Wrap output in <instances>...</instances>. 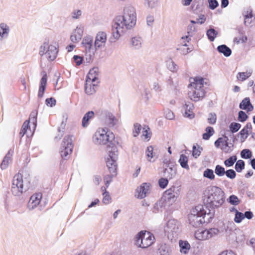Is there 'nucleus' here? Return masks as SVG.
I'll use <instances>...</instances> for the list:
<instances>
[{"mask_svg":"<svg viewBox=\"0 0 255 255\" xmlns=\"http://www.w3.org/2000/svg\"><path fill=\"white\" fill-rule=\"evenodd\" d=\"M225 168L221 165H217L215 168V174L219 177L223 176L225 175Z\"/></svg>","mask_w":255,"mask_h":255,"instance_id":"obj_46","label":"nucleus"},{"mask_svg":"<svg viewBox=\"0 0 255 255\" xmlns=\"http://www.w3.org/2000/svg\"><path fill=\"white\" fill-rule=\"evenodd\" d=\"M244 22L246 26L251 27L255 24V17L253 16L247 19L245 18Z\"/></svg>","mask_w":255,"mask_h":255,"instance_id":"obj_53","label":"nucleus"},{"mask_svg":"<svg viewBox=\"0 0 255 255\" xmlns=\"http://www.w3.org/2000/svg\"><path fill=\"white\" fill-rule=\"evenodd\" d=\"M83 12L80 9H75L70 13L71 17L74 19H79L82 15Z\"/></svg>","mask_w":255,"mask_h":255,"instance_id":"obj_45","label":"nucleus"},{"mask_svg":"<svg viewBox=\"0 0 255 255\" xmlns=\"http://www.w3.org/2000/svg\"><path fill=\"white\" fill-rule=\"evenodd\" d=\"M248 118V116L244 111H241L238 114V120L241 122H245Z\"/></svg>","mask_w":255,"mask_h":255,"instance_id":"obj_60","label":"nucleus"},{"mask_svg":"<svg viewBox=\"0 0 255 255\" xmlns=\"http://www.w3.org/2000/svg\"><path fill=\"white\" fill-rule=\"evenodd\" d=\"M47 85V75L45 73L41 78L40 81V85L38 93V97L41 98L43 97L44 91Z\"/></svg>","mask_w":255,"mask_h":255,"instance_id":"obj_23","label":"nucleus"},{"mask_svg":"<svg viewBox=\"0 0 255 255\" xmlns=\"http://www.w3.org/2000/svg\"><path fill=\"white\" fill-rule=\"evenodd\" d=\"M171 252V247L166 244H161L158 249L159 255H170Z\"/></svg>","mask_w":255,"mask_h":255,"instance_id":"obj_27","label":"nucleus"},{"mask_svg":"<svg viewBox=\"0 0 255 255\" xmlns=\"http://www.w3.org/2000/svg\"><path fill=\"white\" fill-rule=\"evenodd\" d=\"M168 180L166 178H161L158 181V184L160 188H165L168 185Z\"/></svg>","mask_w":255,"mask_h":255,"instance_id":"obj_63","label":"nucleus"},{"mask_svg":"<svg viewBox=\"0 0 255 255\" xmlns=\"http://www.w3.org/2000/svg\"><path fill=\"white\" fill-rule=\"evenodd\" d=\"M141 130V125L138 123L134 125V128L133 129V135L134 137H136L140 133Z\"/></svg>","mask_w":255,"mask_h":255,"instance_id":"obj_59","label":"nucleus"},{"mask_svg":"<svg viewBox=\"0 0 255 255\" xmlns=\"http://www.w3.org/2000/svg\"><path fill=\"white\" fill-rule=\"evenodd\" d=\"M235 168L238 172H241L245 168V162L242 160H239L237 161Z\"/></svg>","mask_w":255,"mask_h":255,"instance_id":"obj_49","label":"nucleus"},{"mask_svg":"<svg viewBox=\"0 0 255 255\" xmlns=\"http://www.w3.org/2000/svg\"><path fill=\"white\" fill-rule=\"evenodd\" d=\"M179 246L180 248V251L182 253L186 254L190 249V245L186 241H180L179 242Z\"/></svg>","mask_w":255,"mask_h":255,"instance_id":"obj_42","label":"nucleus"},{"mask_svg":"<svg viewBox=\"0 0 255 255\" xmlns=\"http://www.w3.org/2000/svg\"><path fill=\"white\" fill-rule=\"evenodd\" d=\"M236 212L234 221L236 223H240L245 218L244 214L239 212L237 209H235Z\"/></svg>","mask_w":255,"mask_h":255,"instance_id":"obj_51","label":"nucleus"},{"mask_svg":"<svg viewBox=\"0 0 255 255\" xmlns=\"http://www.w3.org/2000/svg\"><path fill=\"white\" fill-rule=\"evenodd\" d=\"M249 130H245L243 128L239 133V134L241 135V141L244 142L247 138L249 135Z\"/></svg>","mask_w":255,"mask_h":255,"instance_id":"obj_56","label":"nucleus"},{"mask_svg":"<svg viewBox=\"0 0 255 255\" xmlns=\"http://www.w3.org/2000/svg\"><path fill=\"white\" fill-rule=\"evenodd\" d=\"M118 156V150L116 146H112L111 150L108 149V155L106 158V164L110 174L107 175L104 177V181L107 187H109L113 178L117 175Z\"/></svg>","mask_w":255,"mask_h":255,"instance_id":"obj_3","label":"nucleus"},{"mask_svg":"<svg viewBox=\"0 0 255 255\" xmlns=\"http://www.w3.org/2000/svg\"><path fill=\"white\" fill-rule=\"evenodd\" d=\"M59 51V44L55 41L49 43L45 40L40 45L39 49V54L45 56L48 61H53L57 57Z\"/></svg>","mask_w":255,"mask_h":255,"instance_id":"obj_4","label":"nucleus"},{"mask_svg":"<svg viewBox=\"0 0 255 255\" xmlns=\"http://www.w3.org/2000/svg\"><path fill=\"white\" fill-rule=\"evenodd\" d=\"M166 66L172 72H176L178 69L177 65L171 59L166 61Z\"/></svg>","mask_w":255,"mask_h":255,"instance_id":"obj_36","label":"nucleus"},{"mask_svg":"<svg viewBox=\"0 0 255 255\" xmlns=\"http://www.w3.org/2000/svg\"><path fill=\"white\" fill-rule=\"evenodd\" d=\"M107 41V34L104 32H99L97 33L95 41V48L104 47Z\"/></svg>","mask_w":255,"mask_h":255,"instance_id":"obj_15","label":"nucleus"},{"mask_svg":"<svg viewBox=\"0 0 255 255\" xmlns=\"http://www.w3.org/2000/svg\"><path fill=\"white\" fill-rule=\"evenodd\" d=\"M99 68L98 67H94L91 69L87 76L86 80H90L93 82H96L98 80L99 76Z\"/></svg>","mask_w":255,"mask_h":255,"instance_id":"obj_24","label":"nucleus"},{"mask_svg":"<svg viewBox=\"0 0 255 255\" xmlns=\"http://www.w3.org/2000/svg\"><path fill=\"white\" fill-rule=\"evenodd\" d=\"M155 242L153 235L149 232L142 231L135 237V245L139 248H147Z\"/></svg>","mask_w":255,"mask_h":255,"instance_id":"obj_8","label":"nucleus"},{"mask_svg":"<svg viewBox=\"0 0 255 255\" xmlns=\"http://www.w3.org/2000/svg\"><path fill=\"white\" fill-rule=\"evenodd\" d=\"M241 156L242 158L244 159L250 158L252 156V152L248 149H243L241 151Z\"/></svg>","mask_w":255,"mask_h":255,"instance_id":"obj_52","label":"nucleus"},{"mask_svg":"<svg viewBox=\"0 0 255 255\" xmlns=\"http://www.w3.org/2000/svg\"><path fill=\"white\" fill-rule=\"evenodd\" d=\"M183 109L184 110V116L185 117L190 119L194 117V114L193 112V105L192 103L190 102L186 103L183 107Z\"/></svg>","mask_w":255,"mask_h":255,"instance_id":"obj_26","label":"nucleus"},{"mask_svg":"<svg viewBox=\"0 0 255 255\" xmlns=\"http://www.w3.org/2000/svg\"><path fill=\"white\" fill-rule=\"evenodd\" d=\"M206 212L202 205L196 206L191 211L188 216L189 223L193 227L197 228L205 222L204 216Z\"/></svg>","mask_w":255,"mask_h":255,"instance_id":"obj_7","label":"nucleus"},{"mask_svg":"<svg viewBox=\"0 0 255 255\" xmlns=\"http://www.w3.org/2000/svg\"><path fill=\"white\" fill-rule=\"evenodd\" d=\"M37 113L36 111H33L30 115L29 121L28 122L31 123L33 125V128L35 129L37 125Z\"/></svg>","mask_w":255,"mask_h":255,"instance_id":"obj_39","label":"nucleus"},{"mask_svg":"<svg viewBox=\"0 0 255 255\" xmlns=\"http://www.w3.org/2000/svg\"><path fill=\"white\" fill-rule=\"evenodd\" d=\"M150 184L144 183L138 187L135 191V196L138 199H143L149 194Z\"/></svg>","mask_w":255,"mask_h":255,"instance_id":"obj_14","label":"nucleus"},{"mask_svg":"<svg viewBox=\"0 0 255 255\" xmlns=\"http://www.w3.org/2000/svg\"><path fill=\"white\" fill-rule=\"evenodd\" d=\"M136 21L134 8L131 5L125 6L123 15L116 17L113 22L112 34L114 38L118 39L127 30L132 28L135 25Z\"/></svg>","mask_w":255,"mask_h":255,"instance_id":"obj_1","label":"nucleus"},{"mask_svg":"<svg viewBox=\"0 0 255 255\" xmlns=\"http://www.w3.org/2000/svg\"><path fill=\"white\" fill-rule=\"evenodd\" d=\"M217 50L226 57H229L232 54L231 49L225 44L218 46L217 47Z\"/></svg>","mask_w":255,"mask_h":255,"instance_id":"obj_28","label":"nucleus"},{"mask_svg":"<svg viewBox=\"0 0 255 255\" xmlns=\"http://www.w3.org/2000/svg\"><path fill=\"white\" fill-rule=\"evenodd\" d=\"M206 132L203 134V138L208 140L214 133L215 131L213 128L211 127H208L205 129Z\"/></svg>","mask_w":255,"mask_h":255,"instance_id":"obj_40","label":"nucleus"},{"mask_svg":"<svg viewBox=\"0 0 255 255\" xmlns=\"http://www.w3.org/2000/svg\"><path fill=\"white\" fill-rule=\"evenodd\" d=\"M205 196L207 205L212 209L219 208L225 201L224 192L221 188L216 186L208 187Z\"/></svg>","mask_w":255,"mask_h":255,"instance_id":"obj_2","label":"nucleus"},{"mask_svg":"<svg viewBox=\"0 0 255 255\" xmlns=\"http://www.w3.org/2000/svg\"><path fill=\"white\" fill-rule=\"evenodd\" d=\"M253 73L252 70H249L246 72H239L237 78L241 81H244L250 77Z\"/></svg>","mask_w":255,"mask_h":255,"instance_id":"obj_33","label":"nucleus"},{"mask_svg":"<svg viewBox=\"0 0 255 255\" xmlns=\"http://www.w3.org/2000/svg\"><path fill=\"white\" fill-rule=\"evenodd\" d=\"M103 203L105 205L109 204L111 200V198L110 196L109 193L108 191H105L103 193Z\"/></svg>","mask_w":255,"mask_h":255,"instance_id":"obj_54","label":"nucleus"},{"mask_svg":"<svg viewBox=\"0 0 255 255\" xmlns=\"http://www.w3.org/2000/svg\"><path fill=\"white\" fill-rule=\"evenodd\" d=\"M218 32L213 28H210L207 31L206 35L208 37V38L210 40V41H213L217 35H218Z\"/></svg>","mask_w":255,"mask_h":255,"instance_id":"obj_35","label":"nucleus"},{"mask_svg":"<svg viewBox=\"0 0 255 255\" xmlns=\"http://www.w3.org/2000/svg\"><path fill=\"white\" fill-rule=\"evenodd\" d=\"M143 43V40L142 37L138 35L131 37L129 42L130 46L134 50H139L141 48Z\"/></svg>","mask_w":255,"mask_h":255,"instance_id":"obj_17","label":"nucleus"},{"mask_svg":"<svg viewBox=\"0 0 255 255\" xmlns=\"http://www.w3.org/2000/svg\"><path fill=\"white\" fill-rule=\"evenodd\" d=\"M65 125H66V124L65 123H64L63 122H62L61 124L60 127L58 129L59 133H58V135L55 137L56 138H58L59 139H60L61 137L63 136L64 132Z\"/></svg>","mask_w":255,"mask_h":255,"instance_id":"obj_58","label":"nucleus"},{"mask_svg":"<svg viewBox=\"0 0 255 255\" xmlns=\"http://www.w3.org/2000/svg\"><path fill=\"white\" fill-rule=\"evenodd\" d=\"M241 127V125L237 123H232L229 126L230 129L232 133L237 132Z\"/></svg>","mask_w":255,"mask_h":255,"instance_id":"obj_50","label":"nucleus"},{"mask_svg":"<svg viewBox=\"0 0 255 255\" xmlns=\"http://www.w3.org/2000/svg\"><path fill=\"white\" fill-rule=\"evenodd\" d=\"M164 207V201L163 200H160L158 201L154 206L152 209V212L154 213H158L161 211L162 208Z\"/></svg>","mask_w":255,"mask_h":255,"instance_id":"obj_37","label":"nucleus"},{"mask_svg":"<svg viewBox=\"0 0 255 255\" xmlns=\"http://www.w3.org/2000/svg\"><path fill=\"white\" fill-rule=\"evenodd\" d=\"M176 174V170L172 167L165 168L164 170V176L167 179H171L173 178Z\"/></svg>","mask_w":255,"mask_h":255,"instance_id":"obj_30","label":"nucleus"},{"mask_svg":"<svg viewBox=\"0 0 255 255\" xmlns=\"http://www.w3.org/2000/svg\"><path fill=\"white\" fill-rule=\"evenodd\" d=\"M203 176L210 180H214L215 176L212 169L207 168L203 172Z\"/></svg>","mask_w":255,"mask_h":255,"instance_id":"obj_44","label":"nucleus"},{"mask_svg":"<svg viewBox=\"0 0 255 255\" xmlns=\"http://www.w3.org/2000/svg\"><path fill=\"white\" fill-rule=\"evenodd\" d=\"M225 172L226 176L231 179H234L236 176V173L233 169H228Z\"/></svg>","mask_w":255,"mask_h":255,"instance_id":"obj_62","label":"nucleus"},{"mask_svg":"<svg viewBox=\"0 0 255 255\" xmlns=\"http://www.w3.org/2000/svg\"><path fill=\"white\" fill-rule=\"evenodd\" d=\"M237 156L234 155L231 156L229 158L225 160L224 163L226 166L231 167L234 164L235 162L237 161Z\"/></svg>","mask_w":255,"mask_h":255,"instance_id":"obj_47","label":"nucleus"},{"mask_svg":"<svg viewBox=\"0 0 255 255\" xmlns=\"http://www.w3.org/2000/svg\"><path fill=\"white\" fill-rule=\"evenodd\" d=\"M219 233L217 228H211L209 230L199 229L195 232V238L200 241H204L211 238Z\"/></svg>","mask_w":255,"mask_h":255,"instance_id":"obj_12","label":"nucleus"},{"mask_svg":"<svg viewBox=\"0 0 255 255\" xmlns=\"http://www.w3.org/2000/svg\"><path fill=\"white\" fill-rule=\"evenodd\" d=\"M82 44L85 48L86 52H91L94 54L95 48L93 47V38L91 36H86L83 39Z\"/></svg>","mask_w":255,"mask_h":255,"instance_id":"obj_19","label":"nucleus"},{"mask_svg":"<svg viewBox=\"0 0 255 255\" xmlns=\"http://www.w3.org/2000/svg\"><path fill=\"white\" fill-rule=\"evenodd\" d=\"M9 32L10 28L6 23L4 22L0 23V42L8 37Z\"/></svg>","mask_w":255,"mask_h":255,"instance_id":"obj_20","label":"nucleus"},{"mask_svg":"<svg viewBox=\"0 0 255 255\" xmlns=\"http://www.w3.org/2000/svg\"><path fill=\"white\" fill-rule=\"evenodd\" d=\"M239 108L242 110H247L248 112L252 111L254 109L249 97H246L242 100L239 105Z\"/></svg>","mask_w":255,"mask_h":255,"instance_id":"obj_25","label":"nucleus"},{"mask_svg":"<svg viewBox=\"0 0 255 255\" xmlns=\"http://www.w3.org/2000/svg\"><path fill=\"white\" fill-rule=\"evenodd\" d=\"M41 198L42 194L40 193L32 195L28 203V208L30 210L33 209L40 203Z\"/></svg>","mask_w":255,"mask_h":255,"instance_id":"obj_18","label":"nucleus"},{"mask_svg":"<svg viewBox=\"0 0 255 255\" xmlns=\"http://www.w3.org/2000/svg\"><path fill=\"white\" fill-rule=\"evenodd\" d=\"M178 226V221L175 219H172L168 221L164 227V232L168 239L172 241L177 238L179 231Z\"/></svg>","mask_w":255,"mask_h":255,"instance_id":"obj_10","label":"nucleus"},{"mask_svg":"<svg viewBox=\"0 0 255 255\" xmlns=\"http://www.w3.org/2000/svg\"><path fill=\"white\" fill-rule=\"evenodd\" d=\"M217 120L216 115L215 113H210L207 119L208 122L211 125H214Z\"/></svg>","mask_w":255,"mask_h":255,"instance_id":"obj_57","label":"nucleus"},{"mask_svg":"<svg viewBox=\"0 0 255 255\" xmlns=\"http://www.w3.org/2000/svg\"><path fill=\"white\" fill-rule=\"evenodd\" d=\"M150 91L149 89L146 88H143L142 90H141V96L143 100L145 102H147L149 98Z\"/></svg>","mask_w":255,"mask_h":255,"instance_id":"obj_48","label":"nucleus"},{"mask_svg":"<svg viewBox=\"0 0 255 255\" xmlns=\"http://www.w3.org/2000/svg\"><path fill=\"white\" fill-rule=\"evenodd\" d=\"M11 192L14 196L21 195L23 191V184L22 175L17 174L13 178L11 185Z\"/></svg>","mask_w":255,"mask_h":255,"instance_id":"obj_11","label":"nucleus"},{"mask_svg":"<svg viewBox=\"0 0 255 255\" xmlns=\"http://www.w3.org/2000/svg\"><path fill=\"white\" fill-rule=\"evenodd\" d=\"M72 141V135H68L64 137L60 149L61 156L63 159H67L71 154L73 148Z\"/></svg>","mask_w":255,"mask_h":255,"instance_id":"obj_9","label":"nucleus"},{"mask_svg":"<svg viewBox=\"0 0 255 255\" xmlns=\"http://www.w3.org/2000/svg\"><path fill=\"white\" fill-rule=\"evenodd\" d=\"M181 192L180 186H172L164 192V197L171 204L174 203L177 199Z\"/></svg>","mask_w":255,"mask_h":255,"instance_id":"obj_13","label":"nucleus"},{"mask_svg":"<svg viewBox=\"0 0 255 255\" xmlns=\"http://www.w3.org/2000/svg\"><path fill=\"white\" fill-rule=\"evenodd\" d=\"M12 156V154L10 153V151H9L6 155L4 156L1 164L0 168L2 170L5 169L8 165L9 162L11 161V157Z\"/></svg>","mask_w":255,"mask_h":255,"instance_id":"obj_32","label":"nucleus"},{"mask_svg":"<svg viewBox=\"0 0 255 255\" xmlns=\"http://www.w3.org/2000/svg\"><path fill=\"white\" fill-rule=\"evenodd\" d=\"M160 0H144V5L148 9L156 8L159 4Z\"/></svg>","mask_w":255,"mask_h":255,"instance_id":"obj_29","label":"nucleus"},{"mask_svg":"<svg viewBox=\"0 0 255 255\" xmlns=\"http://www.w3.org/2000/svg\"><path fill=\"white\" fill-rule=\"evenodd\" d=\"M229 203L233 205H237L239 204L240 201L237 196L232 195L229 197Z\"/></svg>","mask_w":255,"mask_h":255,"instance_id":"obj_61","label":"nucleus"},{"mask_svg":"<svg viewBox=\"0 0 255 255\" xmlns=\"http://www.w3.org/2000/svg\"><path fill=\"white\" fill-rule=\"evenodd\" d=\"M84 27L82 25L77 26L71 35L70 39L72 42L77 43L82 38Z\"/></svg>","mask_w":255,"mask_h":255,"instance_id":"obj_16","label":"nucleus"},{"mask_svg":"<svg viewBox=\"0 0 255 255\" xmlns=\"http://www.w3.org/2000/svg\"><path fill=\"white\" fill-rule=\"evenodd\" d=\"M244 18H252L253 17V10L250 7L245 8L242 12Z\"/></svg>","mask_w":255,"mask_h":255,"instance_id":"obj_43","label":"nucleus"},{"mask_svg":"<svg viewBox=\"0 0 255 255\" xmlns=\"http://www.w3.org/2000/svg\"><path fill=\"white\" fill-rule=\"evenodd\" d=\"M94 116V112L93 111H89L87 112L83 117L82 119V126L84 128L87 127L89 125V121L93 118Z\"/></svg>","mask_w":255,"mask_h":255,"instance_id":"obj_31","label":"nucleus"},{"mask_svg":"<svg viewBox=\"0 0 255 255\" xmlns=\"http://www.w3.org/2000/svg\"><path fill=\"white\" fill-rule=\"evenodd\" d=\"M188 158L185 154H181L180 156V158L178 162H179L181 166L186 169H189V167L188 164Z\"/></svg>","mask_w":255,"mask_h":255,"instance_id":"obj_34","label":"nucleus"},{"mask_svg":"<svg viewBox=\"0 0 255 255\" xmlns=\"http://www.w3.org/2000/svg\"><path fill=\"white\" fill-rule=\"evenodd\" d=\"M115 138V135L107 128H99L93 136L94 143L97 145H105L111 143Z\"/></svg>","mask_w":255,"mask_h":255,"instance_id":"obj_6","label":"nucleus"},{"mask_svg":"<svg viewBox=\"0 0 255 255\" xmlns=\"http://www.w3.org/2000/svg\"><path fill=\"white\" fill-rule=\"evenodd\" d=\"M106 120L110 127H118L121 124L120 119L117 118L111 113H108L106 114Z\"/></svg>","mask_w":255,"mask_h":255,"instance_id":"obj_21","label":"nucleus"},{"mask_svg":"<svg viewBox=\"0 0 255 255\" xmlns=\"http://www.w3.org/2000/svg\"><path fill=\"white\" fill-rule=\"evenodd\" d=\"M209 7L212 10L215 9L219 6V3L217 0H208Z\"/></svg>","mask_w":255,"mask_h":255,"instance_id":"obj_64","label":"nucleus"},{"mask_svg":"<svg viewBox=\"0 0 255 255\" xmlns=\"http://www.w3.org/2000/svg\"><path fill=\"white\" fill-rule=\"evenodd\" d=\"M153 148L152 146H149L147 147L146 150V156L147 160L149 162H153L154 160H152L153 157Z\"/></svg>","mask_w":255,"mask_h":255,"instance_id":"obj_41","label":"nucleus"},{"mask_svg":"<svg viewBox=\"0 0 255 255\" xmlns=\"http://www.w3.org/2000/svg\"><path fill=\"white\" fill-rule=\"evenodd\" d=\"M90 80H86L85 91L88 95L94 94L97 89L98 85Z\"/></svg>","mask_w":255,"mask_h":255,"instance_id":"obj_22","label":"nucleus"},{"mask_svg":"<svg viewBox=\"0 0 255 255\" xmlns=\"http://www.w3.org/2000/svg\"><path fill=\"white\" fill-rule=\"evenodd\" d=\"M202 147L196 144L194 145L192 147V155L195 158H197L201 154V151H202Z\"/></svg>","mask_w":255,"mask_h":255,"instance_id":"obj_38","label":"nucleus"},{"mask_svg":"<svg viewBox=\"0 0 255 255\" xmlns=\"http://www.w3.org/2000/svg\"><path fill=\"white\" fill-rule=\"evenodd\" d=\"M204 79L196 77L190 84V91L188 95L190 99L195 102L202 100L205 96V91L204 89Z\"/></svg>","mask_w":255,"mask_h":255,"instance_id":"obj_5","label":"nucleus"},{"mask_svg":"<svg viewBox=\"0 0 255 255\" xmlns=\"http://www.w3.org/2000/svg\"><path fill=\"white\" fill-rule=\"evenodd\" d=\"M29 123L28 122V121H26L24 122L22 125V127L19 132L20 135H21V136H23L25 134L27 133Z\"/></svg>","mask_w":255,"mask_h":255,"instance_id":"obj_55","label":"nucleus"}]
</instances>
